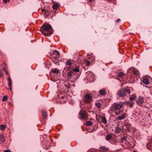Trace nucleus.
Listing matches in <instances>:
<instances>
[{"mask_svg":"<svg viewBox=\"0 0 152 152\" xmlns=\"http://www.w3.org/2000/svg\"><path fill=\"white\" fill-rule=\"evenodd\" d=\"M53 29L51 26L45 23L41 27L40 31L45 36H49L53 33Z\"/></svg>","mask_w":152,"mask_h":152,"instance_id":"obj_1","label":"nucleus"},{"mask_svg":"<svg viewBox=\"0 0 152 152\" xmlns=\"http://www.w3.org/2000/svg\"><path fill=\"white\" fill-rule=\"evenodd\" d=\"M126 93L130 94L131 93L130 90L126 88H122L117 91V95L119 97H123L126 95Z\"/></svg>","mask_w":152,"mask_h":152,"instance_id":"obj_2","label":"nucleus"},{"mask_svg":"<svg viewBox=\"0 0 152 152\" xmlns=\"http://www.w3.org/2000/svg\"><path fill=\"white\" fill-rule=\"evenodd\" d=\"M124 103V102H120L119 103L115 102L113 104L112 106L110 107V110L113 111H114V110H118L122 107Z\"/></svg>","mask_w":152,"mask_h":152,"instance_id":"obj_3","label":"nucleus"},{"mask_svg":"<svg viewBox=\"0 0 152 152\" xmlns=\"http://www.w3.org/2000/svg\"><path fill=\"white\" fill-rule=\"evenodd\" d=\"M52 57L53 58V61L56 64L58 62V59L60 57V53L58 51L55 50L54 53L52 54Z\"/></svg>","mask_w":152,"mask_h":152,"instance_id":"obj_4","label":"nucleus"},{"mask_svg":"<svg viewBox=\"0 0 152 152\" xmlns=\"http://www.w3.org/2000/svg\"><path fill=\"white\" fill-rule=\"evenodd\" d=\"M66 73L67 76L69 79L74 78V75L76 74V73L72 70H71L69 72H66Z\"/></svg>","mask_w":152,"mask_h":152,"instance_id":"obj_5","label":"nucleus"},{"mask_svg":"<svg viewBox=\"0 0 152 152\" xmlns=\"http://www.w3.org/2000/svg\"><path fill=\"white\" fill-rule=\"evenodd\" d=\"M124 125L126 127L125 131L130 132L131 131V124L128 122H125Z\"/></svg>","mask_w":152,"mask_h":152,"instance_id":"obj_6","label":"nucleus"},{"mask_svg":"<svg viewBox=\"0 0 152 152\" xmlns=\"http://www.w3.org/2000/svg\"><path fill=\"white\" fill-rule=\"evenodd\" d=\"M136 102L137 104H142L143 102V98L142 97H139L137 99Z\"/></svg>","mask_w":152,"mask_h":152,"instance_id":"obj_7","label":"nucleus"},{"mask_svg":"<svg viewBox=\"0 0 152 152\" xmlns=\"http://www.w3.org/2000/svg\"><path fill=\"white\" fill-rule=\"evenodd\" d=\"M8 85L10 87V90H12V80L10 76L8 78Z\"/></svg>","mask_w":152,"mask_h":152,"instance_id":"obj_8","label":"nucleus"},{"mask_svg":"<svg viewBox=\"0 0 152 152\" xmlns=\"http://www.w3.org/2000/svg\"><path fill=\"white\" fill-rule=\"evenodd\" d=\"M126 116V114L124 113L121 116H118L117 118V120H121L124 119Z\"/></svg>","mask_w":152,"mask_h":152,"instance_id":"obj_9","label":"nucleus"},{"mask_svg":"<svg viewBox=\"0 0 152 152\" xmlns=\"http://www.w3.org/2000/svg\"><path fill=\"white\" fill-rule=\"evenodd\" d=\"M115 113L116 115H118L119 114H121L123 112V110H114Z\"/></svg>","mask_w":152,"mask_h":152,"instance_id":"obj_10","label":"nucleus"},{"mask_svg":"<svg viewBox=\"0 0 152 152\" xmlns=\"http://www.w3.org/2000/svg\"><path fill=\"white\" fill-rule=\"evenodd\" d=\"M64 70L66 72H69L72 69V67L71 66H69L65 67L64 68Z\"/></svg>","mask_w":152,"mask_h":152,"instance_id":"obj_11","label":"nucleus"},{"mask_svg":"<svg viewBox=\"0 0 152 152\" xmlns=\"http://www.w3.org/2000/svg\"><path fill=\"white\" fill-rule=\"evenodd\" d=\"M52 72L56 73L57 74L60 72L59 70L57 69L53 68L51 70Z\"/></svg>","mask_w":152,"mask_h":152,"instance_id":"obj_12","label":"nucleus"},{"mask_svg":"<svg viewBox=\"0 0 152 152\" xmlns=\"http://www.w3.org/2000/svg\"><path fill=\"white\" fill-rule=\"evenodd\" d=\"M106 91L104 89H102L99 91V94L100 95L104 96L106 94Z\"/></svg>","mask_w":152,"mask_h":152,"instance_id":"obj_13","label":"nucleus"},{"mask_svg":"<svg viewBox=\"0 0 152 152\" xmlns=\"http://www.w3.org/2000/svg\"><path fill=\"white\" fill-rule=\"evenodd\" d=\"M102 121L104 124H106L107 123V120L105 117L102 116L101 117Z\"/></svg>","mask_w":152,"mask_h":152,"instance_id":"obj_14","label":"nucleus"},{"mask_svg":"<svg viewBox=\"0 0 152 152\" xmlns=\"http://www.w3.org/2000/svg\"><path fill=\"white\" fill-rule=\"evenodd\" d=\"M84 98L88 100L91 99V97L89 94H88L86 95L84 97Z\"/></svg>","mask_w":152,"mask_h":152,"instance_id":"obj_15","label":"nucleus"},{"mask_svg":"<svg viewBox=\"0 0 152 152\" xmlns=\"http://www.w3.org/2000/svg\"><path fill=\"white\" fill-rule=\"evenodd\" d=\"M126 105H129V106L131 107H133V104L132 102H130L128 101L125 102H124Z\"/></svg>","mask_w":152,"mask_h":152,"instance_id":"obj_16","label":"nucleus"},{"mask_svg":"<svg viewBox=\"0 0 152 152\" xmlns=\"http://www.w3.org/2000/svg\"><path fill=\"white\" fill-rule=\"evenodd\" d=\"M80 114L81 118H85L86 114L83 111H80Z\"/></svg>","mask_w":152,"mask_h":152,"instance_id":"obj_17","label":"nucleus"},{"mask_svg":"<svg viewBox=\"0 0 152 152\" xmlns=\"http://www.w3.org/2000/svg\"><path fill=\"white\" fill-rule=\"evenodd\" d=\"M143 82L145 85H148L149 84V82L147 78L144 79L143 80Z\"/></svg>","mask_w":152,"mask_h":152,"instance_id":"obj_18","label":"nucleus"},{"mask_svg":"<svg viewBox=\"0 0 152 152\" xmlns=\"http://www.w3.org/2000/svg\"><path fill=\"white\" fill-rule=\"evenodd\" d=\"M0 140L3 142H5L6 141L3 135L1 134H0Z\"/></svg>","mask_w":152,"mask_h":152,"instance_id":"obj_19","label":"nucleus"},{"mask_svg":"<svg viewBox=\"0 0 152 152\" xmlns=\"http://www.w3.org/2000/svg\"><path fill=\"white\" fill-rule=\"evenodd\" d=\"M72 71H73L75 73V72H80V69L79 67L77 66L76 68H75L74 69L72 68Z\"/></svg>","mask_w":152,"mask_h":152,"instance_id":"obj_20","label":"nucleus"},{"mask_svg":"<svg viewBox=\"0 0 152 152\" xmlns=\"http://www.w3.org/2000/svg\"><path fill=\"white\" fill-rule=\"evenodd\" d=\"M73 64V63L71 62L69 60H67L66 61V66H71Z\"/></svg>","mask_w":152,"mask_h":152,"instance_id":"obj_21","label":"nucleus"},{"mask_svg":"<svg viewBox=\"0 0 152 152\" xmlns=\"http://www.w3.org/2000/svg\"><path fill=\"white\" fill-rule=\"evenodd\" d=\"M42 114L43 116L45 118H46L47 117V113L44 110H42Z\"/></svg>","mask_w":152,"mask_h":152,"instance_id":"obj_22","label":"nucleus"},{"mask_svg":"<svg viewBox=\"0 0 152 152\" xmlns=\"http://www.w3.org/2000/svg\"><path fill=\"white\" fill-rule=\"evenodd\" d=\"M121 131V129L119 127H117L116 128L115 130V133L118 134V133L120 131Z\"/></svg>","mask_w":152,"mask_h":152,"instance_id":"obj_23","label":"nucleus"},{"mask_svg":"<svg viewBox=\"0 0 152 152\" xmlns=\"http://www.w3.org/2000/svg\"><path fill=\"white\" fill-rule=\"evenodd\" d=\"M99 148L102 150L105 151H108L109 149V148H106L105 146H102Z\"/></svg>","mask_w":152,"mask_h":152,"instance_id":"obj_24","label":"nucleus"},{"mask_svg":"<svg viewBox=\"0 0 152 152\" xmlns=\"http://www.w3.org/2000/svg\"><path fill=\"white\" fill-rule=\"evenodd\" d=\"M112 137L111 135L110 134H108L106 136V139L107 140L109 141Z\"/></svg>","mask_w":152,"mask_h":152,"instance_id":"obj_25","label":"nucleus"},{"mask_svg":"<svg viewBox=\"0 0 152 152\" xmlns=\"http://www.w3.org/2000/svg\"><path fill=\"white\" fill-rule=\"evenodd\" d=\"M92 125V123L91 121H88L86 122V126H91Z\"/></svg>","mask_w":152,"mask_h":152,"instance_id":"obj_26","label":"nucleus"},{"mask_svg":"<svg viewBox=\"0 0 152 152\" xmlns=\"http://www.w3.org/2000/svg\"><path fill=\"white\" fill-rule=\"evenodd\" d=\"M127 138V136H124L123 137H122L121 140V142H123V141L124 140H126Z\"/></svg>","mask_w":152,"mask_h":152,"instance_id":"obj_27","label":"nucleus"},{"mask_svg":"<svg viewBox=\"0 0 152 152\" xmlns=\"http://www.w3.org/2000/svg\"><path fill=\"white\" fill-rule=\"evenodd\" d=\"M6 126L5 125H0V129L2 130H4L6 128Z\"/></svg>","mask_w":152,"mask_h":152,"instance_id":"obj_28","label":"nucleus"},{"mask_svg":"<svg viewBox=\"0 0 152 152\" xmlns=\"http://www.w3.org/2000/svg\"><path fill=\"white\" fill-rule=\"evenodd\" d=\"M80 75V74H79V73L77 74H76L75 75H74V80H77V79L79 77Z\"/></svg>","mask_w":152,"mask_h":152,"instance_id":"obj_29","label":"nucleus"},{"mask_svg":"<svg viewBox=\"0 0 152 152\" xmlns=\"http://www.w3.org/2000/svg\"><path fill=\"white\" fill-rule=\"evenodd\" d=\"M124 75V74L123 72H120L118 75V76L120 77H122Z\"/></svg>","mask_w":152,"mask_h":152,"instance_id":"obj_30","label":"nucleus"},{"mask_svg":"<svg viewBox=\"0 0 152 152\" xmlns=\"http://www.w3.org/2000/svg\"><path fill=\"white\" fill-rule=\"evenodd\" d=\"M7 68V66L6 64L5 63H4L3 65V69L4 71H6V68Z\"/></svg>","mask_w":152,"mask_h":152,"instance_id":"obj_31","label":"nucleus"},{"mask_svg":"<svg viewBox=\"0 0 152 152\" xmlns=\"http://www.w3.org/2000/svg\"><path fill=\"white\" fill-rule=\"evenodd\" d=\"M58 7V5L57 4H54L53 6V8L54 9H57Z\"/></svg>","mask_w":152,"mask_h":152,"instance_id":"obj_32","label":"nucleus"},{"mask_svg":"<svg viewBox=\"0 0 152 152\" xmlns=\"http://www.w3.org/2000/svg\"><path fill=\"white\" fill-rule=\"evenodd\" d=\"M86 63V66H88L90 64V62L87 60H85Z\"/></svg>","mask_w":152,"mask_h":152,"instance_id":"obj_33","label":"nucleus"},{"mask_svg":"<svg viewBox=\"0 0 152 152\" xmlns=\"http://www.w3.org/2000/svg\"><path fill=\"white\" fill-rule=\"evenodd\" d=\"M7 99V95L4 96L2 98V100L3 101H5Z\"/></svg>","mask_w":152,"mask_h":152,"instance_id":"obj_34","label":"nucleus"},{"mask_svg":"<svg viewBox=\"0 0 152 152\" xmlns=\"http://www.w3.org/2000/svg\"><path fill=\"white\" fill-rule=\"evenodd\" d=\"M95 105L99 108H100L101 107V104L99 103H96Z\"/></svg>","mask_w":152,"mask_h":152,"instance_id":"obj_35","label":"nucleus"},{"mask_svg":"<svg viewBox=\"0 0 152 152\" xmlns=\"http://www.w3.org/2000/svg\"><path fill=\"white\" fill-rule=\"evenodd\" d=\"M136 97V96H134V97H130L129 100L130 101H132L134 100Z\"/></svg>","mask_w":152,"mask_h":152,"instance_id":"obj_36","label":"nucleus"},{"mask_svg":"<svg viewBox=\"0 0 152 152\" xmlns=\"http://www.w3.org/2000/svg\"><path fill=\"white\" fill-rule=\"evenodd\" d=\"M3 2L5 4H6L7 3V1H10V0H3Z\"/></svg>","mask_w":152,"mask_h":152,"instance_id":"obj_37","label":"nucleus"},{"mask_svg":"<svg viewBox=\"0 0 152 152\" xmlns=\"http://www.w3.org/2000/svg\"><path fill=\"white\" fill-rule=\"evenodd\" d=\"M121 21V20L120 19H118L117 20H116V22L118 23L119 22H120Z\"/></svg>","mask_w":152,"mask_h":152,"instance_id":"obj_38","label":"nucleus"},{"mask_svg":"<svg viewBox=\"0 0 152 152\" xmlns=\"http://www.w3.org/2000/svg\"><path fill=\"white\" fill-rule=\"evenodd\" d=\"M4 152H11L9 150H6L5 151H4Z\"/></svg>","mask_w":152,"mask_h":152,"instance_id":"obj_39","label":"nucleus"},{"mask_svg":"<svg viewBox=\"0 0 152 152\" xmlns=\"http://www.w3.org/2000/svg\"><path fill=\"white\" fill-rule=\"evenodd\" d=\"M3 75V74H2L1 72H0V77H1Z\"/></svg>","mask_w":152,"mask_h":152,"instance_id":"obj_40","label":"nucleus"},{"mask_svg":"<svg viewBox=\"0 0 152 152\" xmlns=\"http://www.w3.org/2000/svg\"><path fill=\"white\" fill-rule=\"evenodd\" d=\"M5 72V73H6V75H7L8 74V72H7V70H6V71H4Z\"/></svg>","mask_w":152,"mask_h":152,"instance_id":"obj_41","label":"nucleus"},{"mask_svg":"<svg viewBox=\"0 0 152 152\" xmlns=\"http://www.w3.org/2000/svg\"><path fill=\"white\" fill-rule=\"evenodd\" d=\"M89 0V1L90 2H91L93 1V0Z\"/></svg>","mask_w":152,"mask_h":152,"instance_id":"obj_42","label":"nucleus"},{"mask_svg":"<svg viewBox=\"0 0 152 152\" xmlns=\"http://www.w3.org/2000/svg\"><path fill=\"white\" fill-rule=\"evenodd\" d=\"M61 98H62V99H63L64 98V97L63 96H62L61 97Z\"/></svg>","mask_w":152,"mask_h":152,"instance_id":"obj_43","label":"nucleus"},{"mask_svg":"<svg viewBox=\"0 0 152 152\" xmlns=\"http://www.w3.org/2000/svg\"><path fill=\"white\" fill-rule=\"evenodd\" d=\"M133 152H137V151H135L134 150L133 151Z\"/></svg>","mask_w":152,"mask_h":152,"instance_id":"obj_44","label":"nucleus"},{"mask_svg":"<svg viewBox=\"0 0 152 152\" xmlns=\"http://www.w3.org/2000/svg\"><path fill=\"white\" fill-rule=\"evenodd\" d=\"M147 148H148V149H149V148H148V146L147 145Z\"/></svg>","mask_w":152,"mask_h":152,"instance_id":"obj_45","label":"nucleus"},{"mask_svg":"<svg viewBox=\"0 0 152 152\" xmlns=\"http://www.w3.org/2000/svg\"><path fill=\"white\" fill-rule=\"evenodd\" d=\"M103 152H105V151H103Z\"/></svg>","mask_w":152,"mask_h":152,"instance_id":"obj_46","label":"nucleus"}]
</instances>
